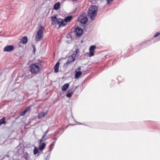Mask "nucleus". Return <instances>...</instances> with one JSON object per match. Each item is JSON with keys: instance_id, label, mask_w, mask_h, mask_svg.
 <instances>
[{"instance_id": "obj_1", "label": "nucleus", "mask_w": 160, "mask_h": 160, "mask_svg": "<svg viewBox=\"0 0 160 160\" xmlns=\"http://www.w3.org/2000/svg\"><path fill=\"white\" fill-rule=\"evenodd\" d=\"M30 68L32 74H36L38 73L42 68L41 62L32 63L30 66Z\"/></svg>"}, {"instance_id": "obj_2", "label": "nucleus", "mask_w": 160, "mask_h": 160, "mask_svg": "<svg viewBox=\"0 0 160 160\" xmlns=\"http://www.w3.org/2000/svg\"><path fill=\"white\" fill-rule=\"evenodd\" d=\"M98 10L97 7L95 5H92L89 8L88 11V15L91 19H94V17L97 15V13Z\"/></svg>"}, {"instance_id": "obj_3", "label": "nucleus", "mask_w": 160, "mask_h": 160, "mask_svg": "<svg viewBox=\"0 0 160 160\" xmlns=\"http://www.w3.org/2000/svg\"><path fill=\"white\" fill-rule=\"evenodd\" d=\"M44 29V27L41 25L38 31L35 36V38L36 41H39L42 37L43 34V30Z\"/></svg>"}, {"instance_id": "obj_4", "label": "nucleus", "mask_w": 160, "mask_h": 160, "mask_svg": "<svg viewBox=\"0 0 160 160\" xmlns=\"http://www.w3.org/2000/svg\"><path fill=\"white\" fill-rule=\"evenodd\" d=\"M14 47L12 45H8L5 47L3 48V51L5 52H10L14 50Z\"/></svg>"}, {"instance_id": "obj_5", "label": "nucleus", "mask_w": 160, "mask_h": 160, "mask_svg": "<svg viewBox=\"0 0 160 160\" xmlns=\"http://www.w3.org/2000/svg\"><path fill=\"white\" fill-rule=\"evenodd\" d=\"M66 23L64 22L63 20L60 18H58V21L57 25H58L59 27L58 28L60 27H63L66 25Z\"/></svg>"}, {"instance_id": "obj_6", "label": "nucleus", "mask_w": 160, "mask_h": 160, "mask_svg": "<svg viewBox=\"0 0 160 160\" xmlns=\"http://www.w3.org/2000/svg\"><path fill=\"white\" fill-rule=\"evenodd\" d=\"M75 32H76V35L79 37L82 33L83 29L81 28L77 27L76 28Z\"/></svg>"}, {"instance_id": "obj_7", "label": "nucleus", "mask_w": 160, "mask_h": 160, "mask_svg": "<svg viewBox=\"0 0 160 160\" xmlns=\"http://www.w3.org/2000/svg\"><path fill=\"white\" fill-rule=\"evenodd\" d=\"M76 55L75 54L73 53L71 56H69L68 58L67 61L71 63L74 61L75 60Z\"/></svg>"}, {"instance_id": "obj_8", "label": "nucleus", "mask_w": 160, "mask_h": 160, "mask_svg": "<svg viewBox=\"0 0 160 160\" xmlns=\"http://www.w3.org/2000/svg\"><path fill=\"white\" fill-rule=\"evenodd\" d=\"M51 21L52 22V25H57L58 21V18L56 16H52L51 18Z\"/></svg>"}, {"instance_id": "obj_9", "label": "nucleus", "mask_w": 160, "mask_h": 160, "mask_svg": "<svg viewBox=\"0 0 160 160\" xmlns=\"http://www.w3.org/2000/svg\"><path fill=\"white\" fill-rule=\"evenodd\" d=\"M96 48V46L94 45L91 46L89 48L90 54L89 56L91 57L94 55V50Z\"/></svg>"}, {"instance_id": "obj_10", "label": "nucleus", "mask_w": 160, "mask_h": 160, "mask_svg": "<svg viewBox=\"0 0 160 160\" xmlns=\"http://www.w3.org/2000/svg\"><path fill=\"white\" fill-rule=\"evenodd\" d=\"M73 88H72L70 89H69L66 95L67 97L70 98L72 97L73 92Z\"/></svg>"}, {"instance_id": "obj_11", "label": "nucleus", "mask_w": 160, "mask_h": 160, "mask_svg": "<svg viewBox=\"0 0 160 160\" xmlns=\"http://www.w3.org/2000/svg\"><path fill=\"white\" fill-rule=\"evenodd\" d=\"M28 42V38L27 36H24L21 39L20 42L21 43L25 44L27 43Z\"/></svg>"}, {"instance_id": "obj_12", "label": "nucleus", "mask_w": 160, "mask_h": 160, "mask_svg": "<svg viewBox=\"0 0 160 160\" xmlns=\"http://www.w3.org/2000/svg\"><path fill=\"white\" fill-rule=\"evenodd\" d=\"M60 63L59 61L54 66V72H58Z\"/></svg>"}, {"instance_id": "obj_13", "label": "nucleus", "mask_w": 160, "mask_h": 160, "mask_svg": "<svg viewBox=\"0 0 160 160\" xmlns=\"http://www.w3.org/2000/svg\"><path fill=\"white\" fill-rule=\"evenodd\" d=\"M73 17L71 16H68L63 19L64 22H67L70 21L72 19Z\"/></svg>"}, {"instance_id": "obj_14", "label": "nucleus", "mask_w": 160, "mask_h": 160, "mask_svg": "<svg viewBox=\"0 0 160 160\" xmlns=\"http://www.w3.org/2000/svg\"><path fill=\"white\" fill-rule=\"evenodd\" d=\"M46 144L44 142H42L41 145H40L39 146V148L40 151L43 150L45 148Z\"/></svg>"}, {"instance_id": "obj_15", "label": "nucleus", "mask_w": 160, "mask_h": 160, "mask_svg": "<svg viewBox=\"0 0 160 160\" xmlns=\"http://www.w3.org/2000/svg\"><path fill=\"white\" fill-rule=\"evenodd\" d=\"M60 3L59 2L56 3L54 5L53 8L55 10H57L60 8Z\"/></svg>"}, {"instance_id": "obj_16", "label": "nucleus", "mask_w": 160, "mask_h": 160, "mask_svg": "<svg viewBox=\"0 0 160 160\" xmlns=\"http://www.w3.org/2000/svg\"><path fill=\"white\" fill-rule=\"evenodd\" d=\"M88 18L86 17H83L80 20V22L82 24H85L88 21Z\"/></svg>"}, {"instance_id": "obj_17", "label": "nucleus", "mask_w": 160, "mask_h": 160, "mask_svg": "<svg viewBox=\"0 0 160 160\" xmlns=\"http://www.w3.org/2000/svg\"><path fill=\"white\" fill-rule=\"evenodd\" d=\"M45 115H46V113H44V112H41L38 114V119L43 118L45 117Z\"/></svg>"}, {"instance_id": "obj_18", "label": "nucleus", "mask_w": 160, "mask_h": 160, "mask_svg": "<svg viewBox=\"0 0 160 160\" xmlns=\"http://www.w3.org/2000/svg\"><path fill=\"white\" fill-rule=\"evenodd\" d=\"M69 84L66 83L64 84L62 87V90L63 91H65L68 88Z\"/></svg>"}, {"instance_id": "obj_19", "label": "nucleus", "mask_w": 160, "mask_h": 160, "mask_svg": "<svg viewBox=\"0 0 160 160\" xmlns=\"http://www.w3.org/2000/svg\"><path fill=\"white\" fill-rule=\"evenodd\" d=\"M82 74V72L81 71H76V73L75 74V78H78Z\"/></svg>"}, {"instance_id": "obj_20", "label": "nucleus", "mask_w": 160, "mask_h": 160, "mask_svg": "<svg viewBox=\"0 0 160 160\" xmlns=\"http://www.w3.org/2000/svg\"><path fill=\"white\" fill-rule=\"evenodd\" d=\"M5 119L6 118L5 117H3L0 120V126L2 124H5L6 123V122H5Z\"/></svg>"}, {"instance_id": "obj_21", "label": "nucleus", "mask_w": 160, "mask_h": 160, "mask_svg": "<svg viewBox=\"0 0 160 160\" xmlns=\"http://www.w3.org/2000/svg\"><path fill=\"white\" fill-rule=\"evenodd\" d=\"M56 141H53L52 142V143L50 144L49 146L50 149L48 151V152H49L50 154V153L52 149V148H51V146L54 145Z\"/></svg>"}, {"instance_id": "obj_22", "label": "nucleus", "mask_w": 160, "mask_h": 160, "mask_svg": "<svg viewBox=\"0 0 160 160\" xmlns=\"http://www.w3.org/2000/svg\"><path fill=\"white\" fill-rule=\"evenodd\" d=\"M28 154L27 152L24 154L22 156V158H24L25 160H28Z\"/></svg>"}, {"instance_id": "obj_23", "label": "nucleus", "mask_w": 160, "mask_h": 160, "mask_svg": "<svg viewBox=\"0 0 160 160\" xmlns=\"http://www.w3.org/2000/svg\"><path fill=\"white\" fill-rule=\"evenodd\" d=\"M45 136H44L43 135L42 138L39 140L40 143H41L43 141L47 139L46 137H45Z\"/></svg>"}, {"instance_id": "obj_24", "label": "nucleus", "mask_w": 160, "mask_h": 160, "mask_svg": "<svg viewBox=\"0 0 160 160\" xmlns=\"http://www.w3.org/2000/svg\"><path fill=\"white\" fill-rule=\"evenodd\" d=\"M38 148L36 147H34V148L33 150V153L35 155H36L38 152Z\"/></svg>"}, {"instance_id": "obj_25", "label": "nucleus", "mask_w": 160, "mask_h": 160, "mask_svg": "<svg viewBox=\"0 0 160 160\" xmlns=\"http://www.w3.org/2000/svg\"><path fill=\"white\" fill-rule=\"evenodd\" d=\"M70 63L69 62H68L67 61V62L66 63H65L63 65L64 68H68V67Z\"/></svg>"}, {"instance_id": "obj_26", "label": "nucleus", "mask_w": 160, "mask_h": 160, "mask_svg": "<svg viewBox=\"0 0 160 160\" xmlns=\"http://www.w3.org/2000/svg\"><path fill=\"white\" fill-rule=\"evenodd\" d=\"M32 47L33 49V53H35V52H36V46H35V45L33 44V45H32Z\"/></svg>"}, {"instance_id": "obj_27", "label": "nucleus", "mask_w": 160, "mask_h": 160, "mask_svg": "<svg viewBox=\"0 0 160 160\" xmlns=\"http://www.w3.org/2000/svg\"><path fill=\"white\" fill-rule=\"evenodd\" d=\"M31 109V108L30 106L28 107L25 108L24 110L26 111V112L30 110Z\"/></svg>"}, {"instance_id": "obj_28", "label": "nucleus", "mask_w": 160, "mask_h": 160, "mask_svg": "<svg viewBox=\"0 0 160 160\" xmlns=\"http://www.w3.org/2000/svg\"><path fill=\"white\" fill-rule=\"evenodd\" d=\"M49 128H48V129L45 132H44L43 135L44 136H46L47 135V133L49 132Z\"/></svg>"}, {"instance_id": "obj_29", "label": "nucleus", "mask_w": 160, "mask_h": 160, "mask_svg": "<svg viewBox=\"0 0 160 160\" xmlns=\"http://www.w3.org/2000/svg\"><path fill=\"white\" fill-rule=\"evenodd\" d=\"M26 112H27L26 111H25L24 110L21 113L20 115L21 116H24L25 114L26 113Z\"/></svg>"}, {"instance_id": "obj_30", "label": "nucleus", "mask_w": 160, "mask_h": 160, "mask_svg": "<svg viewBox=\"0 0 160 160\" xmlns=\"http://www.w3.org/2000/svg\"><path fill=\"white\" fill-rule=\"evenodd\" d=\"M160 34L159 32H157L154 35V38H156L157 37H158L159 35Z\"/></svg>"}, {"instance_id": "obj_31", "label": "nucleus", "mask_w": 160, "mask_h": 160, "mask_svg": "<svg viewBox=\"0 0 160 160\" xmlns=\"http://www.w3.org/2000/svg\"><path fill=\"white\" fill-rule=\"evenodd\" d=\"M107 4H109V3L112 2L113 0H106Z\"/></svg>"}, {"instance_id": "obj_32", "label": "nucleus", "mask_w": 160, "mask_h": 160, "mask_svg": "<svg viewBox=\"0 0 160 160\" xmlns=\"http://www.w3.org/2000/svg\"><path fill=\"white\" fill-rule=\"evenodd\" d=\"M79 51V50L78 49H77L75 51V54H77Z\"/></svg>"}, {"instance_id": "obj_33", "label": "nucleus", "mask_w": 160, "mask_h": 160, "mask_svg": "<svg viewBox=\"0 0 160 160\" xmlns=\"http://www.w3.org/2000/svg\"><path fill=\"white\" fill-rule=\"evenodd\" d=\"M89 1L90 2H92V3L93 2L95 1V0H89Z\"/></svg>"}, {"instance_id": "obj_34", "label": "nucleus", "mask_w": 160, "mask_h": 160, "mask_svg": "<svg viewBox=\"0 0 160 160\" xmlns=\"http://www.w3.org/2000/svg\"><path fill=\"white\" fill-rule=\"evenodd\" d=\"M48 111V110H47L45 112H44V113H46V114H47Z\"/></svg>"}, {"instance_id": "obj_35", "label": "nucleus", "mask_w": 160, "mask_h": 160, "mask_svg": "<svg viewBox=\"0 0 160 160\" xmlns=\"http://www.w3.org/2000/svg\"><path fill=\"white\" fill-rule=\"evenodd\" d=\"M78 70H80V69H81V67L79 66L78 67Z\"/></svg>"}, {"instance_id": "obj_36", "label": "nucleus", "mask_w": 160, "mask_h": 160, "mask_svg": "<svg viewBox=\"0 0 160 160\" xmlns=\"http://www.w3.org/2000/svg\"><path fill=\"white\" fill-rule=\"evenodd\" d=\"M20 115H19L18 116V117H17V118H16V119H18V118L19 117V116H20Z\"/></svg>"}, {"instance_id": "obj_37", "label": "nucleus", "mask_w": 160, "mask_h": 160, "mask_svg": "<svg viewBox=\"0 0 160 160\" xmlns=\"http://www.w3.org/2000/svg\"><path fill=\"white\" fill-rule=\"evenodd\" d=\"M9 157L8 156V155H6L4 156V157Z\"/></svg>"}, {"instance_id": "obj_38", "label": "nucleus", "mask_w": 160, "mask_h": 160, "mask_svg": "<svg viewBox=\"0 0 160 160\" xmlns=\"http://www.w3.org/2000/svg\"><path fill=\"white\" fill-rule=\"evenodd\" d=\"M53 139L55 140V141H56L57 139L56 138H54Z\"/></svg>"}]
</instances>
